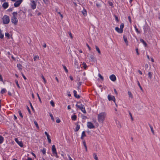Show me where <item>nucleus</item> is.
<instances>
[{"label": "nucleus", "mask_w": 160, "mask_h": 160, "mask_svg": "<svg viewBox=\"0 0 160 160\" xmlns=\"http://www.w3.org/2000/svg\"><path fill=\"white\" fill-rule=\"evenodd\" d=\"M107 114L104 112H101L98 115V120L99 123H102L105 119Z\"/></svg>", "instance_id": "1"}, {"label": "nucleus", "mask_w": 160, "mask_h": 160, "mask_svg": "<svg viewBox=\"0 0 160 160\" xmlns=\"http://www.w3.org/2000/svg\"><path fill=\"white\" fill-rule=\"evenodd\" d=\"M18 14L17 12H13L12 13V17L11 19V22L15 24H17L18 23V19L17 18V16Z\"/></svg>", "instance_id": "2"}, {"label": "nucleus", "mask_w": 160, "mask_h": 160, "mask_svg": "<svg viewBox=\"0 0 160 160\" xmlns=\"http://www.w3.org/2000/svg\"><path fill=\"white\" fill-rule=\"evenodd\" d=\"M76 106L80 109L84 113H86V111L84 105L82 104H81L80 102H78Z\"/></svg>", "instance_id": "3"}, {"label": "nucleus", "mask_w": 160, "mask_h": 160, "mask_svg": "<svg viewBox=\"0 0 160 160\" xmlns=\"http://www.w3.org/2000/svg\"><path fill=\"white\" fill-rule=\"evenodd\" d=\"M3 23L4 24H8L10 22V19L9 17L6 15L4 16L2 18Z\"/></svg>", "instance_id": "4"}, {"label": "nucleus", "mask_w": 160, "mask_h": 160, "mask_svg": "<svg viewBox=\"0 0 160 160\" xmlns=\"http://www.w3.org/2000/svg\"><path fill=\"white\" fill-rule=\"evenodd\" d=\"M31 3L30 4L31 7L32 9H34L36 8V3L33 0H30Z\"/></svg>", "instance_id": "5"}, {"label": "nucleus", "mask_w": 160, "mask_h": 160, "mask_svg": "<svg viewBox=\"0 0 160 160\" xmlns=\"http://www.w3.org/2000/svg\"><path fill=\"white\" fill-rule=\"evenodd\" d=\"M23 0H19L16 1L15 3L14 4V5L15 7H18L22 2Z\"/></svg>", "instance_id": "6"}, {"label": "nucleus", "mask_w": 160, "mask_h": 160, "mask_svg": "<svg viewBox=\"0 0 160 160\" xmlns=\"http://www.w3.org/2000/svg\"><path fill=\"white\" fill-rule=\"evenodd\" d=\"M87 127L88 128L92 129L95 128V126L91 122H87Z\"/></svg>", "instance_id": "7"}, {"label": "nucleus", "mask_w": 160, "mask_h": 160, "mask_svg": "<svg viewBox=\"0 0 160 160\" xmlns=\"http://www.w3.org/2000/svg\"><path fill=\"white\" fill-rule=\"evenodd\" d=\"M108 98L109 101L112 100L114 102H115V98L114 96L108 95Z\"/></svg>", "instance_id": "8"}, {"label": "nucleus", "mask_w": 160, "mask_h": 160, "mask_svg": "<svg viewBox=\"0 0 160 160\" xmlns=\"http://www.w3.org/2000/svg\"><path fill=\"white\" fill-rule=\"evenodd\" d=\"M15 142L21 147H23V144L22 141H19L18 139L17 138H15Z\"/></svg>", "instance_id": "9"}, {"label": "nucleus", "mask_w": 160, "mask_h": 160, "mask_svg": "<svg viewBox=\"0 0 160 160\" xmlns=\"http://www.w3.org/2000/svg\"><path fill=\"white\" fill-rule=\"evenodd\" d=\"M110 79L112 81L114 82L116 80V78L114 74H112L110 76Z\"/></svg>", "instance_id": "10"}, {"label": "nucleus", "mask_w": 160, "mask_h": 160, "mask_svg": "<svg viewBox=\"0 0 160 160\" xmlns=\"http://www.w3.org/2000/svg\"><path fill=\"white\" fill-rule=\"evenodd\" d=\"M115 29L119 33H122L123 32V30H122L117 27L115 28Z\"/></svg>", "instance_id": "11"}, {"label": "nucleus", "mask_w": 160, "mask_h": 160, "mask_svg": "<svg viewBox=\"0 0 160 160\" xmlns=\"http://www.w3.org/2000/svg\"><path fill=\"white\" fill-rule=\"evenodd\" d=\"M2 6L3 8L4 9L7 8L8 6V2H5L2 5Z\"/></svg>", "instance_id": "12"}, {"label": "nucleus", "mask_w": 160, "mask_h": 160, "mask_svg": "<svg viewBox=\"0 0 160 160\" xmlns=\"http://www.w3.org/2000/svg\"><path fill=\"white\" fill-rule=\"evenodd\" d=\"M52 150L53 153H54L57 152L55 146V145H53L52 146Z\"/></svg>", "instance_id": "13"}, {"label": "nucleus", "mask_w": 160, "mask_h": 160, "mask_svg": "<svg viewBox=\"0 0 160 160\" xmlns=\"http://www.w3.org/2000/svg\"><path fill=\"white\" fill-rule=\"evenodd\" d=\"M123 40L126 44V45H128V41L127 40V38L125 35H123Z\"/></svg>", "instance_id": "14"}, {"label": "nucleus", "mask_w": 160, "mask_h": 160, "mask_svg": "<svg viewBox=\"0 0 160 160\" xmlns=\"http://www.w3.org/2000/svg\"><path fill=\"white\" fill-rule=\"evenodd\" d=\"M73 93L74 94V96L76 98H80V96L79 95H77V92L75 90H74L73 91Z\"/></svg>", "instance_id": "15"}, {"label": "nucleus", "mask_w": 160, "mask_h": 160, "mask_svg": "<svg viewBox=\"0 0 160 160\" xmlns=\"http://www.w3.org/2000/svg\"><path fill=\"white\" fill-rule=\"evenodd\" d=\"M86 136V135L85 132L84 131H83L82 133V135H81V139H82V140H83L84 137H85Z\"/></svg>", "instance_id": "16"}, {"label": "nucleus", "mask_w": 160, "mask_h": 160, "mask_svg": "<svg viewBox=\"0 0 160 160\" xmlns=\"http://www.w3.org/2000/svg\"><path fill=\"white\" fill-rule=\"evenodd\" d=\"M148 75L150 79H151L152 77V73L151 72H149L148 73Z\"/></svg>", "instance_id": "17"}, {"label": "nucleus", "mask_w": 160, "mask_h": 160, "mask_svg": "<svg viewBox=\"0 0 160 160\" xmlns=\"http://www.w3.org/2000/svg\"><path fill=\"white\" fill-rule=\"evenodd\" d=\"M18 13H19V15L20 16H21V15H24V12L23 11L21 10H20L19 11Z\"/></svg>", "instance_id": "18"}, {"label": "nucleus", "mask_w": 160, "mask_h": 160, "mask_svg": "<svg viewBox=\"0 0 160 160\" xmlns=\"http://www.w3.org/2000/svg\"><path fill=\"white\" fill-rule=\"evenodd\" d=\"M140 41L141 42L143 43V44L145 45V47L147 46V44L143 39H140Z\"/></svg>", "instance_id": "19"}, {"label": "nucleus", "mask_w": 160, "mask_h": 160, "mask_svg": "<svg viewBox=\"0 0 160 160\" xmlns=\"http://www.w3.org/2000/svg\"><path fill=\"white\" fill-rule=\"evenodd\" d=\"M82 66L85 69H86L87 66L86 64V63L84 62H83L82 64Z\"/></svg>", "instance_id": "20"}, {"label": "nucleus", "mask_w": 160, "mask_h": 160, "mask_svg": "<svg viewBox=\"0 0 160 160\" xmlns=\"http://www.w3.org/2000/svg\"><path fill=\"white\" fill-rule=\"evenodd\" d=\"M76 125L77 126L76 127L75 129V132L78 131L80 129V126L77 124Z\"/></svg>", "instance_id": "21"}, {"label": "nucleus", "mask_w": 160, "mask_h": 160, "mask_svg": "<svg viewBox=\"0 0 160 160\" xmlns=\"http://www.w3.org/2000/svg\"><path fill=\"white\" fill-rule=\"evenodd\" d=\"M95 48L98 52L99 53V54H101V52L98 47L97 46H96Z\"/></svg>", "instance_id": "22"}, {"label": "nucleus", "mask_w": 160, "mask_h": 160, "mask_svg": "<svg viewBox=\"0 0 160 160\" xmlns=\"http://www.w3.org/2000/svg\"><path fill=\"white\" fill-rule=\"evenodd\" d=\"M47 139H48V142L50 143H51V140L50 139V136L48 134V135L47 136Z\"/></svg>", "instance_id": "23"}, {"label": "nucleus", "mask_w": 160, "mask_h": 160, "mask_svg": "<svg viewBox=\"0 0 160 160\" xmlns=\"http://www.w3.org/2000/svg\"><path fill=\"white\" fill-rule=\"evenodd\" d=\"M82 13L84 16H86L87 15V12L86 10L83 9L82 11Z\"/></svg>", "instance_id": "24"}, {"label": "nucleus", "mask_w": 160, "mask_h": 160, "mask_svg": "<svg viewBox=\"0 0 160 160\" xmlns=\"http://www.w3.org/2000/svg\"><path fill=\"white\" fill-rule=\"evenodd\" d=\"M71 118L72 120H75L77 118V116L76 115H74L72 116Z\"/></svg>", "instance_id": "25"}, {"label": "nucleus", "mask_w": 160, "mask_h": 160, "mask_svg": "<svg viewBox=\"0 0 160 160\" xmlns=\"http://www.w3.org/2000/svg\"><path fill=\"white\" fill-rule=\"evenodd\" d=\"M128 95H129V97L131 98H133V96H132V94L131 92L130 91H128Z\"/></svg>", "instance_id": "26"}, {"label": "nucleus", "mask_w": 160, "mask_h": 160, "mask_svg": "<svg viewBox=\"0 0 160 160\" xmlns=\"http://www.w3.org/2000/svg\"><path fill=\"white\" fill-rule=\"evenodd\" d=\"M34 124H35V125H36L37 128L38 129H39V127L38 125V123L36 121H34Z\"/></svg>", "instance_id": "27"}, {"label": "nucleus", "mask_w": 160, "mask_h": 160, "mask_svg": "<svg viewBox=\"0 0 160 160\" xmlns=\"http://www.w3.org/2000/svg\"><path fill=\"white\" fill-rule=\"evenodd\" d=\"M149 127H150V128L151 129V130L152 132V133H153V134H154V130H153L152 127V126H151V125H149Z\"/></svg>", "instance_id": "28"}, {"label": "nucleus", "mask_w": 160, "mask_h": 160, "mask_svg": "<svg viewBox=\"0 0 160 160\" xmlns=\"http://www.w3.org/2000/svg\"><path fill=\"white\" fill-rule=\"evenodd\" d=\"M3 141V138L0 135V144L2 143Z\"/></svg>", "instance_id": "29"}, {"label": "nucleus", "mask_w": 160, "mask_h": 160, "mask_svg": "<svg viewBox=\"0 0 160 160\" xmlns=\"http://www.w3.org/2000/svg\"><path fill=\"white\" fill-rule=\"evenodd\" d=\"M6 89L5 88H3V89H2V90L1 92L2 94H4L6 92Z\"/></svg>", "instance_id": "30"}, {"label": "nucleus", "mask_w": 160, "mask_h": 160, "mask_svg": "<svg viewBox=\"0 0 160 160\" xmlns=\"http://www.w3.org/2000/svg\"><path fill=\"white\" fill-rule=\"evenodd\" d=\"M17 67L19 68V69H20V70L22 69L21 68H22V66L20 64H18L17 65Z\"/></svg>", "instance_id": "31"}, {"label": "nucleus", "mask_w": 160, "mask_h": 160, "mask_svg": "<svg viewBox=\"0 0 160 160\" xmlns=\"http://www.w3.org/2000/svg\"><path fill=\"white\" fill-rule=\"evenodd\" d=\"M41 151L42 152L43 155H45L46 149L45 148H43V149L41 150Z\"/></svg>", "instance_id": "32"}, {"label": "nucleus", "mask_w": 160, "mask_h": 160, "mask_svg": "<svg viewBox=\"0 0 160 160\" xmlns=\"http://www.w3.org/2000/svg\"><path fill=\"white\" fill-rule=\"evenodd\" d=\"M74 64L76 67H77L78 68V64L77 61L75 60L74 61Z\"/></svg>", "instance_id": "33"}, {"label": "nucleus", "mask_w": 160, "mask_h": 160, "mask_svg": "<svg viewBox=\"0 0 160 160\" xmlns=\"http://www.w3.org/2000/svg\"><path fill=\"white\" fill-rule=\"evenodd\" d=\"M137 83H138V86H139L140 89L142 90V91L143 90V89L142 87L140 85V83L138 81H137Z\"/></svg>", "instance_id": "34"}, {"label": "nucleus", "mask_w": 160, "mask_h": 160, "mask_svg": "<svg viewBox=\"0 0 160 160\" xmlns=\"http://www.w3.org/2000/svg\"><path fill=\"white\" fill-rule=\"evenodd\" d=\"M15 82L16 83L17 86H18V88H20V87L18 84V80H15Z\"/></svg>", "instance_id": "35"}, {"label": "nucleus", "mask_w": 160, "mask_h": 160, "mask_svg": "<svg viewBox=\"0 0 160 160\" xmlns=\"http://www.w3.org/2000/svg\"><path fill=\"white\" fill-rule=\"evenodd\" d=\"M93 156L94 158L95 159H97L98 158V157L97 156V155H96V153H94L93 154Z\"/></svg>", "instance_id": "36"}, {"label": "nucleus", "mask_w": 160, "mask_h": 160, "mask_svg": "<svg viewBox=\"0 0 160 160\" xmlns=\"http://www.w3.org/2000/svg\"><path fill=\"white\" fill-rule=\"evenodd\" d=\"M124 24L123 23L121 24L120 26V28L122 30H123V28H124Z\"/></svg>", "instance_id": "37"}, {"label": "nucleus", "mask_w": 160, "mask_h": 160, "mask_svg": "<svg viewBox=\"0 0 160 160\" xmlns=\"http://www.w3.org/2000/svg\"><path fill=\"white\" fill-rule=\"evenodd\" d=\"M62 66H63V68L65 70V71L67 73L68 72V70L67 69L65 65H63Z\"/></svg>", "instance_id": "38"}, {"label": "nucleus", "mask_w": 160, "mask_h": 160, "mask_svg": "<svg viewBox=\"0 0 160 160\" xmlns=\"http://www.w3.org/2000/svg\"><path fill=\"white\" fill-rule=\"evenodd\" d=\"M50 116L51 117V119L53 120V121H54V118L53 116V115L52 114L50 113Z\"/></svg>", "instance_id": "39"}, {"label": "nucleus", "mask_w": 160, "mask_h": 160, "mask_svg": "<svg viewBox=\"0 0 160 160\" xmlns=\"http://www.w3.org/2000/svg\"><path fill=\"white\" fill-rule=\"evenodd\" d=\"M39 58V56H34V61H36V60Z\"/></svg>", "instance_id": "40"}, {"label": "nucleus", "mask_w": 160, "mask_h": 160, "mask_svg": "<svg viewBox=\"0 0 160 160\" xmlns=\"http://www.w3.org/2000/svg\"><path fill=\"white\" fill-rule=\"evenodd\" d=\"M117 122V124L118 127L120 128H121V125L120 124V122L118 121V122Z\"/></svg>", "instance_id": "41"}, {"label": "nucleus", "mask_w": 160, "mask_h": 160, "mask_svg": "<svg viewBox=\"0 0 160 160\" xmlns=\"http://www.w3.org/2000/svg\"><path fill=\"white\" fill-rule=\"evenodd\" d=\"M18 113H19V114L20 116V117H21L22 118H23V116H22V113H21V111H20V110H19V111H18Z\"/></svg>", "instance_id": "42"}, {"label": "nucleus", "mask_w": 160, "mask_h": 160, "mask_svg": "<svg viewBox=\"0 0 160 160\" xmlns=\"http://www.w3.org/2000/svg\"><path fill=\"white\" fill-rule=\"evenodd\" d=\"M50 104L52 106H54V103L53 101L52 100L50 101Z\"/></svg>", "instance_id": "43"}, {"label": "nucleus", "mask_w": 160, "mask_h": 160, "mask_svg": "<svg viewBox=\"0 0 160 160\" xmlns=\"http://www.w3.org/2000/svg\"><path fill=\"white\" fill-rule=\"evenodd\" d=\"M5 36L7 37L8 38H9L10 35L8 33H5Z\"/></svg>", "instance_id": "44"}, {"label": "nucleus", "mask_w": 160, "mask_h": 160, "mask_svg": "<svg viewBox=\"0 0 160 160\" xmlns=\"http://www.w3.org/2000/svg\"><path fill=\"white\" fill-rule=\"evenodd\" d=\"M43 1L46 4H48L49 2V0H43Z\"/></svg>", "instance_id": "45"}, {"label": "nucleus", "mask_w": 160, "mask_h": 160, "mask_svg": "<svg viewBox=\"0 0 160 160\" xmlns=\"http://www.w3.org/2000/svg\"><path fill=\"white\" fill-rule=\"evenodd\" d=\"M41 77H42V78L43 79V80L44 81V83H46V81L45 80V78H44L43 76L42 75H41Z\"/></svg>", "instance_id": "46"}, {"label": "nucleus", "mask_w": 160, "mask_h": 160, "mask_svg": "<svg viewBox=\"0 0 160 160\" xmlns=\"http://www.w3.org/2000/svg\"><path fill=\"white\" fill-rule=\"evenodd\" d=\"M98 76L102 80H103V77L100 74H98Z\"/></svg>", "instance_id": "47"}, {"label": "nucleus", "mask_w": 160, "mask_h": 160, "mask_svg": "<svg viewBox=\"0 0 160 160\" xmlns=\"http://www.w3.org/2000/svg\"><path fill=\"white\" fill-rule=\"evenodd\" d=\"M37 96H38V99H39V101L41 103L42 101H41V98H40V97L39 96V95L38 94V93H37Z\"/></svg>", "instance_id": "48"}, {"label": "nucleus", "mask_w": 160, "mask_h": 160, "mask_svg": "<svg viewBox=\"0 0 160 160\" xmlns=\"http://www.w3.org/2000/svg\"><path fill=\"white\" fill-rule=\"evenodd\" d=\"M135 50H136V51L137 52V55H139V53L138 52V48H136L135 49Z\"/></svg>", "instance_id": "49"}, {"label": "nucleus", "mask_w": 160, "mask_h": 160, "mask_svg": "<svg viewBox=\"0 0 160 160\" xmlns=\"http://www.w3.org/2000/svg\"><path fill=\"white\" fill-rule=\"evenodd\" d=\"M68 33V34H69V36L72 39L73 38V37L72 36V34L71 33V32H69Z\"/></svg>", "instance_id": "50"}, {"label": "nucleus", "mask_w": 160, "mask_h": 160, "mask_svg": "<svg viewBox=\"0 0 160 160\" xmlns=\"http://www.w3.org/2000/svg\"><path fill=\"white\" fill-rule=\"evenodd\" d=\"M108 3L110 6H112L113 5L112 3L110 1L108 2Z\"/></svg>", "instance_id": "51"}, {"label": "nucleus", "mask_w": 160, "mask_h": 160, "mask_svg": "<svg viewBox=\"0 0 160 160\" xmlns=\"http://www.w3.org/2000/svg\"><path fill=\"white\" fill-rule=\"evenodd\" d=\"M128 20H129V21L130 23H132V21H131V17H130V16H129L128 17Z\"/></svg>", "instance_id": "52"}, {"label": "nucleus", "mask_w": 160, "mask_h": 160, "mask_svg": "<svg viewBox=\"0 0 160 160\" xmlns=\"http://www.w3.org/2000/svg\"><path fill=\"white\" fill-rule=\"evenodd\" d=\"M30 106H31V108H32V110L33 111H34V108H33V106H32V104L30 102Z\"/></svg>", "instance_id": "53"}, {"label": "nucleus", "mask_w": 160, "mask_h": 160, "mask_svg": "<svg viewBox=\"0 0 160 160\" xmlns=\"http://www.w3.org/2000/svg\"><path fill=\"white\" fill-rule=\"evenodd\" d=\"M56 122L57 123H59V122H61V120H60V119L59 118H58L57 120H56Z\"/></svg>", "instance_id": "54"}, {"label": "nucleus", "mask_w": 160, "mask_h": 160, "mask_svg": "<svg viewBox=\"0 0 160 160\" xmlns=\"http://www.w3.org/2000/svg\"><path fill=\"white\" fill-rule=\"evenodd\" d=\"M134 28L135 29V30H136V31L138 33H139V32L138 31V29L136 28V26H135Z\"/></svg>", "instance_id": "55"}, {"label": "nucleus", "mask_w": 160, "mask_h": 160, "mask_svg": "<svg viewBox=\"0 0 160 160\" xmlns=\"http://www.w3.org/2000/svg\"><path fill=\"white\" fill-rule=\"evenodd\" d=\"M4 37V35L3 34L0 33V38H3Z\"/></svg>", "instance_id": "56"}, {"label": "nucleus", "mask_w": 160, "mask_h": 160, "mask_svg": "<svg viewBox=\"0 0 160 160\" xmlns=\"http://www.w3.org/2000/svg\"><path fill=\"white\" fill-rule=\"evenodd\" d=\"M129 114L131 118V119H132V120H133V118L132 117V114L131 113V112H129Z\"/></svg>", "instance_id": "57"}, {"label": "nucleus", "mask_w": 160, "mask_h": 160, "mask_svg": "<svg viewBox=\"0 0 160 160\" xmlns=\"http://www.w3.org/2000/svg\"><path fill=\"white\" fill-rule=\"evenodd\" d=\"M0 81L3 82V79L2 75L0 74Z\"/></svg>", "instance_id": "58"}, {"label": "nucleus", "mask_w": 160, "mask_h": 160, "mask_svg": "<svg viewBox=\"0 0 160 160\" xmlns=\"http://www.w3.org/2000/svg\"><path fill=\"white\" fill-rule=\"evenodd\" d=\"M53 154H55V156L57 157V158H58V154H57V152H54V153H53Z\"/></svg>", "instance_id": "59"}, {"label": "nucleus", "mask_w": 160, "mask_h": 160, "mask_svg": "<svg viewBox=\"0 0 160 160\" xmlns=\"http://www.w3.org/2000/svg\"><path fill=\"white\" fill-rule=\"evenodd\" d=\"M83 143L84 146L86 145L85 141L84 140L83 141Z\"/></svg>", "instance_id": "60"}, {"label": "nucleus", "mask_w": 160, "mask_h": 160, "mask_svg": "<svg viewBox=\"0 0 160 160\" xmlns=\"http://www.w3.org/2000/svg\"><path fill=\"white\" fill-rule=\"evenodd\" d=\"M138 72L139 73V74L141 75L142 74V72L140 70H138Z\"/></svg>", "instance_id": "61"}, {"label": "nucleus", "mask_w": 160, "mask_h": 160, "mask_svg": "<svg viewBox=\"0 0 160 160\" xmlns=\"http://www.w3.org/2000/svg\"><path fill=\"white\" fill-rule=\"evenodd\" d=\"M27 109H28V111L30 113H31V111H30V109H29V108H28V107H27Z\"/></svg>", "instance_id": "62"}, {"label": "nucleus", "mask_w": 160, "mask_h": 160, "mask_svg": "<svg viewBox=\"0 0 160 160\" xmlns=\"http://www.w3.org/2000/svg\"><path fill=\"white\" fill-rule=\"evenodd\" d=\"M22 76L23 77V78L25 80H26V78L25 76L22 73Z\"/></svg>", "instance_id": "63"}, {"label": "nucleus", "mask_w": 160, "mask_h": 160, "mask_svg": "<svg viewBox=\"0 0 160 160\" xmlns=\"http://www.w3.org/2000/svg\"><path fill=\"white\" fill-rule=\"evenodd\" d=\"M69 78H70V79H71L72 81V80H73V77H72V76H70L69 77Z\"/></svg>", "instance_id": "64"}]
</instances>
